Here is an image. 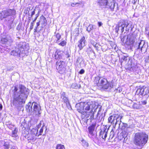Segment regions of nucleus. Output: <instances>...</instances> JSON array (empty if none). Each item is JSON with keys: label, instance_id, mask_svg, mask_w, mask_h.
<instances>
[{"label": "nucleus", "instance_id": "obj_1", "mask_svg": "<svg viewBox=\"0 0 149 149\" xmlns=\"http://www.w3.org/2000/svg\"><path fill=\"white\" fill-rule=\"evenodd\" d=\"M29 93L28 89L22 84L14 87L13 103L16 106L24 103Z\"/></svg>", "mask_w": 149, "mask_h": 149}, {"label": "nucleus", "instance_id": "obj_2", "mask_svg": "<svg viewBox=\"0 0 149 149\" xmlns=\"http://www.w3.org/2000/svg\"><path fill=\"white\" fill-rule=\"evenodd\" d=\"M148 139V135L145 133H136L134 135L133 143L136 146L142 148L147 142Z\"/></svg>", "mask_w": 149, "mask_h": 149}, {"label": "nucleus", "instance_id": "obj_3", "mask_svg": "<svg viewBox=\"0 0 149 149\" xmlns=\"http://www.w3.org/2000/svg\"><path fill=\"white\" fill-rule=\"evenodd\" d=\"M26 109L29 112L31 115L35 114L36 116H39L40 114L41 107L37 103L33 102L32 103L31 102H29L26 106Z\"/></svg>", "mask_w": 149, "mask_h": 149}, {"label": "nucleus", "instance_id": "obj_4", "mask_svg": "<svg viewBox=\"0 0 149 149\" xmlns=\"http://www.w3.org/2000/svg\"><path fill=\"white\" fill-rule=\"evenodd\" d=\"M136 47L137 48L135 50L134 54L136 55L141 56V52L143 54L146 53L147 52L148 47V43L144 40H138L136 42Z\"/></svg>", "mask_w": 149, "mask_h": 149}, {"label": "nucleus", "instance_id": "obj_5", "mask_svg": "<svg viewBox=\"0 0 149 149\" xmlns=\"http://www.w3.org/2000/svg\"><path fill=\"white\" fill-rule=\"evenodd\" d=\"M15 11L14 10L9 9L2 11L0 12V19L6 18V20H11L13 22L14 19V16L15 15Z\"/></svg>", "mask_w": 149, "mask_h": 149}, {"label": "nucleus", "instance_id": "obj_6", "mask_svg": "<svg viewBox=\"0 0 149 149\" xmlns=\"http://www.w3.org/2000/svg\"><path fill=\"white\" fill-rule=\"evenodd\" d=\"M120 62L122 65L123 63L126 64L127 69L131 72L136 70V66L134 63H133L130 61L129 57L127 56H123L120 59Z\"/></svg>", "mask_w": 149, "mask_h": 149}, {"label": "nucleus", "instance_id": "obj_7", "mask_svg": "<svg viewBox=\"0 0 149 149\" xmlns=\"http://www.w3.org/2000/svg\"><path fill=\"white\" fill-rule=\"evenodd\" d=\"M97 3L100 6L110 8L111 11L114 10L115 3L114 0H97Z\"/></svg>", "mask_w": 149, "mask_h": 149}, {"label": "nucleus", "instance_id": "obj_8", "mask_svg": "<svg viewBox=\"0 0 149 149\" xmlns=\"http://www.w3.org/2000/svg\"><path fill=\"white\" fill-rule=\"evenodd\" d=\"M25 46V43L20 42L16 47L15 50L11 52V55L15 56H19L20 53H23L26 50V47Z\"/></svg>", "mask_w": 149, "mask_h": 149}, {"label": "nucleus", "instance_id": "obj_9", "mask_svg": "<svg viewBox=\"0 0 149 149\" xmlns=\"http://www.w3.org/2000/svg\"><path fill=\"white\" fill-rule=\"evenodd\" d=\"M83 105H81L79 108L77 109L78 111L81 114L85 115L86 113V111L90 110L91 109L90 111H92V108L95 106V104H90L89 102L83 103Z\"/></svg>", "mask_w": 149, "mask_h": 149}, {"label": "nucleus", "instance_id": "obj_10", "mask_svg": "<svg viewBox=\"0 0 149 149\" xmlns=\"http://www.w3.org/2000/svg\"><path fill=\"white\" fill-rule=\"evenodd\" d=\"M122 117L119 115L113 114L110 116L108 119L109 123L113 124V126L115 127L117 124L119 125L120 124L121 119Z\"/></svg>", "mask_w": 149, "mask_h": 149}, {"label": "nucleus", "instance_id": "obj_11", "mask_svg": "<svg viewBox=\"0 0 149 149\" xmlns=\"http://www.w3.org/2000/svg\"><path fill=\"white\" fill-rule=\"evenodd\" d=\"M46 18L43 16H41L39 22L36 23V26L34 29V32H40L46 26Z\"/></svg>", "mask_w": 149, "mask_h": 149}, {"label": "nucleus", "instance_id": "obj_12", "mask_svg": "<svg viewBox=\"0 0 149 149\" xmlns=\"http://www.w3.org/2000/svg\"><path fill=\"white\" fill-rule=\"evenodd\" d=\"M136 94L139 95L149 97V88L144 86H140L136 91Z\"/></svg>", "mask_w": 149, "mask_h": 149}, {"label": "nucleus", "instance_id": "obj_13", "mask_svg": "<svg viewBox=\"0 0 149 149\" xmlns=\"http://www.w3.org/2000/svg\"><path fill=\"white\" fill-rule=\"evenodd\" d=\"M96 125V123H93L91 126L88 128V135L89 137L94 139L97 137V134L94 133L95 127Z\"/></svg>", "mask_w": 149, "mask_h": 149}, {"label": "nucleus", "instance_id": "obj_14", "mask_svg": "<svg viewBox=\"0 0 149 149\" xmlns=\"http://www.w3.org/2000/svg\"><path fill=\"white\" fill-rule=\"evenodd\" d=\"M65 64L64 62L61 61H58L56 63V68L60 74H63L65 72Z\"/></svg>", "mask_w": 149, "mask_h": 149}, {"label": "nucleus", "instance_id": "obj_15", "mask_svg": "<svg viewBox=\"0 0 149 149\" xmlns=\"http://www.w3.org/2000/svg\"><path fill=\"white\" fill-rule=\"evenodd\" d=\"M122 30L123 29H124L125 27V31H129L130 30L131 31H132L134 28V26L131 22H128L127 20H122Z\"/></svg>", "mask_w": 149, "mask_h": 149}, {"label": "nucleus", "instance_id": "obj_16", "mask_svg": "<svg viewBox=\"0 0 149 149\" xmlns=\"http://www.w3.org/2000/svg\"><path fill=\"white\" fill-rule=\"evenodd\" d=\"M136 39V37L134 34L127 35V44L129 45H132L135 42Z\"/></svg>", "mask_w": 149, "mask_h": 149}, {"label": "nucleus", "instance_id": "obj_17", "mask_svg": "<svg viewBox=\"0 0 149 149\" xmlns=\"http://www.w3.org/2000/svg\"><path fill=\"white\" fill-rule=\"evenodd\" d=\"M86 40L85 38L83 36L78 42V46L80 50H81L85 45Z\"/></svg>", "mask_w": 149, "mask_h": 149}, {"label": "nucleus", "instance_id": "obj_18", "mask_svg": "<svg viewBox=\"0 0 149 149\" xmlns=\"http://www.w3.org/2000/svg\"><path fill=\"white\" fill-rule=\"evenodd\" d=\"M108 129L107 127H104V128L101 130L99 135V136L101 137L103 139H105L107 137V132Z\"/></svg>", "mask_w": 149, "mask_h": 149}, {"label": "nucleus", "instance_id": "obj_19", "mask_svg": "<svg viewBox=\"0 0 149 149\" xmlns=\"http://www.w3.org/2000/svg\"><path fill=\"white\" fill-rule=\"evenodd\" d=\"M107 80L106 79L104 78H100L99 77H97L95 78V82L96 83L97 86H100L102 84L106 82Z\"/></svg>", "mask_w": 149, "mask_h": 149}, {"label": "nucleus", "instance_id": "obj_20", "mask_svg": "<svg viewBox=\"0 0 149 149\" xmlns=\"http://www.w3.org/2000/svg\"><path fill=\"white\" fill-rule=\"evenodd\" d=\"M62 56L61 51L60 50H57L55 53L53 58L56 59H61L62 58Z\"/></svg>", "mask_w": 149, "mask_h": 149}, {"label": "nucleus", "instance_id": "obj_21", "mask_svg": "<svg viewBox=\"0 0 149 149\" xmlns=\"http://www.w3.org/2000/svg\"><path fill=\"white\" fill-rule=\"evenodd\" d=\"M11 136L14 139L16 140L19 138L18 135V129L17 128H16L12 130Z\"/></svg>", "mask_w": 149, "mask_h": 149}, {"label": "nucleus", "instance_id": "obj_22", "mask_svg": "<svg viewBox=\"0 0 149 149\" xmlns=\"http://www.w3.org/2000/svg\"><path fill=\"white\" fill-rule=\"evenodd\" d=\"M121 27V33H122L124 31V30L123 29V30H122V20H120V22H119L118 24L116 26V29H115V31L116 33H118V31L119 30V29Z\"/></svg>", "mask_w": 149, "mask_h": 149}, {"label": "nucleus", "instance_id": "obj_23", "mask_svg": "<svg viewBox=\"0 0 149 149\" xmlns=\"http://www.w3.org/2000/svg\"><path fill=\"white\" fill-rule=\"evenodd\" d=\"M101 86H102V88L105 89H107L109 87H110L111 88H112L113 87V85L109 83L107 80L106 81V82L102 84Z\"/></svg>", "mask_w": 149, "mask_h": 149}, {"label": "nucleus", "instance_id": "obj_24", "mask_svg": "<svg viewBox=\"0 0 149 149\" xmlns=\"http://www.w3.org/2000/svg\"><path fill=\"white\" fill-rule=\"evenodd\" d=\"M7 40L8 42L12 43L14 41L13 38L10 35H7L6 36Z\"/></svg>", "mask_w": 149, "mask_h": 149}, {"label": "nucleus", "instance_id": "obj_25", "mask_svg": "<svg viewBox=\"0 0 149 149\" xmlns=\"http://www.w3.org/2000/svg\"><path fill=\"white\" fill-rule=\"evenodd\" d=\"M38 130L36 129L33 128L31 130V133L35 136H38Z\"/></svg>", "mask_w": 149, "mask_h": 149}, {"label": "nucleus", "instance_id": "obj_26", "mask_svg": "<svg viewBox=\"0 0 149 149\" xmlns=\"http://www.w3.org/2000/svg\"><path fill=\"white\" fill-rule=\"evenodd\" d=\"M8 42L6 37L5 38H0V43L2 44H6Z\"/></svg>", "mask_w": 149, "mask_h": 149}, {"label": "nucleus", "instance_id": "obj_27", "mask_svg": "<svg viewBox=\"0 0 149 149\" xmlns=\"http://www.w3.org/2000/svg\"><path fill=\"white\" fill-rule=\"evenodd\" d=\"M82 3L81 1H79L78 2L71 3L69 4V6H71L74 7L77 4H82Z\"/></svg>", "mask_w": 149, "mask_h": 149}, {"label": "nucleus", "instance_id": "obj_28", "mask_svg": "<svg viewBox=\"0 0 149 149\" xmlns=\"http://www.w3.org/2000/svg\"><path fill=\"white\" fill-rule=\"evenodd\" d=\"M82 59L80 58H77L76 61V64L78 67H81V63L82 62Z\"/></svg>", "mask_w": 149, "mask_h": 149}, {"label": "nucleus", "instance_id": "obj_29", "mask_svg": "<svg viewBox=\"0 0 149 149\" xmlns=\"http://www.w3.org/2000/svg\"><path fill=\"white\" fill-rule=\"evenodd\" d=\"M28 138L30 140H35L36 139V136L31 133V134L29 135Z\"/></svg>", "mask_w": 149, "mask_h": 149}, {"label": "nucleus", "instance_id": "obj_30", "mask_svg": "<svg viewBox=\"0 0 149 149\" xmlns=\"http://www.w3.org/2000/svg\"><path fill=\"white\" fill-rule=\"evenodd\" d=\"M81 141L82 142V144L83 146L84 147H87L88 146V143L86 141L82 139L81 140Z\"/></svg>", "mask_w": 149, "mask_h": 149}, {"label": "nucleus", "instance_id": "obj_31", "mask_svg": "<svg viewBox=\"0 0 149 149\" xmlns=\"http://www.w3.org/2000/svg\"><path fill=\"white\" fill-rule=\"evenodd\" d=\"M56 149H65L64 146L61 144H57L56 146Z\"/></svg>", "mask_w": 149, "mask_h": 149}, {"label": "nucleus", "instance_id": "obj_32", "mask_svg": "<svg viewBox=\"0 0 149 149\" xmlns=\"http://www.w3.org/2000/svg\"><path fill=\"white\" fill-rule=\"evenodd\" d=\"M93 25L92 24H90L87 27L86 30L88 32H90L91 30L93 29Z\"/></svg>", "mask_w": 149, "mask_h": 149}, {"label": "nucleus", "instance_id": "obj_33", "mask_svg": "<svg viewBox=\"0 0 149 149\" xmlns=\"http://www.w3.org/2000/svg\"><path fill=\"white\" fill-rule=\"evenodd\" d=\"M45 128H46V127H45L44 125H43L42 127L40 129L39 132L38 133V136L42 135L43 132V130Z\"/></svg>", "mask_w": 149, "mask_h": 149}, {"label": "nucleus", "instance_id": "obj_34", "mask_svg": "<svg viewBox=\"0 0 149 149\" xmlns=\"http://www.w3.org/2000/svg\"><path fill=\"white\" fill-rule=\"evenodd\" d=\"M7 126L9 129L12 130L16 128L15 126L11 124H7Z\"/></svg>", "mask_w": 149, "mask_h": 149}, {"label": "nucleus", "instance_id": "obj_35", "mask_svg": "<svg viewBox=\"0 0 149 149\" xmlns=\"http://www.w3.org/2000/svg\"><path fill=\"white\" fill-rule=\"evenodd\" d=\"M89 56H91L92 58L93 59L95 58V53L93 51L90 52L89 54Z\"/></svg>", "mask_w": 149, "mask_h": 149}, {"label": "nucleus", "instance_id": "obj_36", "mask_svg": "<svg viewBox=\"0 0 149 149\" xmlns=\"http://www.w3.org/2000/svg\"><path fill=\"white\" fill-rule=\"evenodd\" d=\"M9 143L8 141H6L4 143V146L5 148L6 149H8L9 147Z\"/></svg>", "mask_w": 149, "mask_h": 149}, {"label": "nucleus", "instance_id": "obj_37", "mask_svg": "<svg viewBox=\"0 0 149 149\" xmlns=\"http://www.w3.org/2000/svg\"><path fill=\"white\" fill-rule=\"evenodd\" d=\"M62 99L63 100L64 102L66 104V105H67L69 103V100L67 97H64V99Z\"/></svg>", "mask_w": 149, "mask_h": 149}, {"label": "nucleus", "instance_id": "obj_38", "mask_svg": "<svg viewBox=\"0 0 149 149\" xmlns=\"http://www.w3.org/2000/svg\"><path fill=\"white\" fill-rule=\"evenodd\" d=\"M66 42L64 40H63L58 43V44L61 46H63L66 45Z\"/></svg>", "mask_w": 149, "mask_h": 149}, {"label": "nucleus", "instance_id": "obj_39", "mask_svg": "<svg viewBox=\"0 0 149 149\" xmlns=\"http://www.w3.org/2000/svg\"><path fill=\"white\" fill-rule=\"evenodd\" d=\"M33 8V6L31 4H29L27 8V11L31 10Z\"/></svg>", "mask_w": 149, "mask_h": 149}, {"label": "nucleus", "instance_id": "obj_40", "mask_svg": "<svg viewBox=\"0 0 149 149\" xmlns=\"http://www.w3.org/2000/svg\"><path fill=\"white\" fill-rule=\"evenodd\" d=\"M61 99H64V97H66L65 96V93L64 92L61 93Z\"/></svg>", "mask_w": 149, "mask_h": 149}, {"label": "nucleus", "instance_id": "obj_41", "mask_svg": "<svg viewBox=\"0 0 149 149\" xmlns=\"http://www.w3.org/2000/svg\"><path fill=\"white\" fill-rule=\"evenodd\" d=\"M56 37L57 39V41H58L60 39L61 37V36L59 33H57L56 35Z\"/></svg>", "mask_w": 149, "mask_h": 149}, {"label": "nucleus", "instance_id": "obj_42", "mask_svg": "<svg viewBox=\"0 0 149 149\" xmlns=\"http://www.w3.org/2000/svg\"><path fill=\"white\" fill-rule=\"evenodd\" d=\"M122 133L123 138H124L125 139L127 135V134L125 132H123Z\"/></svg>", "mask_w": 149, "mask_h": 149}, {"label": "nucleus", "instance_id": "obj_43", "mask_svg": "<svg viewBox=\"0 0 149 149\" xmlns=\"http://www.w3.org/2000/svg\"><path fill=\"white\" fill-rule=\"evenodd\" d=\"M94 113H92V114L90 117V119L91 120V121L92 120H93L94 119Z\"/></svg>", "mask_w": 149, "mask_h": 149}, {"label": "nucleus", "instance_id": "obj_44", "mask_svg": "<svg viewBox=\"0 0 149 149\" xmlns=\"http://www.w3.org/2000/svg\"><path fill=\"white\" fill-rule=\"evenodd\" d=\"M145 61L146 62H149V56L145 58Z\"/></svg>", "mask_w": 149, "mask_h": 149}, {"label": "nucleus", "instance_id": "obj_45", "mask_svg": "<svg viewBox=\"0 0 149 149\" xmlns=\"http://www.w3.org/2000/svg\"><path fill=\"white\" fill-rule=\"evenodd\" d=\"M84 72H85L84 70L83 69H82L79 71V73L80 74H84Z\"/></svg>", "mask_w": 149, "mask_h": 149}, {"label": "nucleus", "instance_id": "obj_46", "mask_svg": "<svg viewBox=\"0 0 149 149\" xmlns=\"http://www.w3.org/2000/svg\"><path fill=\"white\" fill-rule=\"evenodd\" d=\"M101 111H102V108L101 107L99 109L98 112L97 114V116H98L99 114H100L101 113Z\"/></svg>", "mask_w": 149, "mask_h": 149}, {"label": "nucleus", "instance_id": "obj_47", "mask_svg": "<svg viewBox=\"0 0 149 149\" xmlns=\"http://www.w3.org/2000/svg\"><path fill=\"white\" fill-rule=\"evenodd\" d=\"M33 22H32L31 23V26H30V29L31 30L33 29Z\"/></svg>", "mask_w": 149, "mask_h": 149}, {"label": "nucleus", "instance_id": "obj_48", "mask_svg": "<svg viewBox=\"0 0 149 149\" xmlns=\"http://www.w3.org/2000/svg\"><path fill=\"white\" fill-rule=\"evenodd\" d=\"M77 84L76 83L73 84L72 85V88H76L77 87Z\"/></svg>", "mask_w": 149, "mask_h": 149}, {"label": "nucleus", "instance_id": "obj_49", "mask_svg": "<svg viewBox=\"0 0 149 149\" xmlns=\"http://www.w3.org/2000/svg\"><path fill=\"white\" fill-rule=\"evenodd\" d=\"M111 135H110V138H111V139H112L113 137L114 136V134L113 132H111Z\"/></svg>", "mask_w": 149, "mask_h": 149}, {"label": "nucleus", "instance_id": "obj_50", "mask_svg": "<svg viewBox=\"0 0 149 149\" xmlns=\"http://www.w3.org/2000/svg\"><path fill=\"white\" fill-rule=\"evenodd\" d=\"M146 33L147 35L149 37V30L146 29Z\"/></svg>", "mask_w": 149, "mask_h": 149}, {"label": "nucleus", "instance_id": "obj_51", "mask_svg": "<svg viewBox=\"0 0 149 149\" xmlns=\"http://www.w3.org/2000/svg\"><path fill=\"white\" fill-rule=\"evenodd\" d=\"M65 55H66V57L67 58L70 57V55L69 54V53L68 52H66V54H65Z\"/></svg>", "mask_w": 149, "mask_h": 149}, {"label": "nucleus", "instance_id": "obj_52", "mask_svg": "<svg viewBox=\"0 0 149 149\" xmlns=\"http://www.w3.org/2000/svg\"><path fill=\"white\" fill-rule=\"evenodd\" d=\"M142 103L143 104L145 105L147 103V102L146 100H144L142 101Z\"/></svg>", "mask_w": 149, "mask_h": 149}, {"label": "nucleus", "instance_id": "obj_53", "mask_svg": "<svg viewBox=\"0 0 149 149\" xmlns=\"http://www.w3.org/2000/svg\"><path fill=\"white\" fill-rule=\"evenodd\" d=\"M102 25V23L101 22H98V25L99 27L100 26Z\"/></svg>", "mask_w": 149, "mask_h": 149}, {"label": "nucleus", "instance_id": "obj_54", "mask_svg": "<svg viewBox=\"0 0 149 149\" xmlns=\"http://www.w3.org/2000/svg\"><path fill=\"white\" fill-rule=\"evenodd\" d=\"M133 1L132 2V3L133 4H135L137 2V0H133Z\"/></svg>", "mask_w": 149, "mask_h": 149}, {"label": "nucleus", "instance_id": "obj_55", "mask_svg": "<svg viewBox=\"0 0 149 149\" xmlns=\"http://www.w3.org/2000/svg\"><path fill=\"white\" fill-rule=\"evenodd\" d=\"M35 14V10H33V11L32 13H31V16H32L34 15Z\"/></svg>", "mask_w": 149, "mask_h": 149}, {"label": "nucleus", "instance_id": "obj_56", "mask_svg": "<svg viewBox=\"0 0 149 149\" xmlns=\"http://www.w3.org/2000/svg\"><path fill=\"white\" fill-rule=\"evenodd\" d=\"M10 149H17V148L15 146H13L11 148H10Z\"/></svg>", "mask_w": 149, "mask_h": 149}, {"label": "nucleus", "instance_id": "obj_57", "mask_svg": "<svg viewBox=\"0 0 149 149\" xmlns=\"http://www.w3.org/2000/svg\"><path fill=\"white\" fill-rule=\"evenodd\" d=\"M2 108V105L0 103V110H1Z\"/></svg>", "mask_w": 149, "mask_h": 149}, {"label": "nucleus", "instance_id": "obj_58", "mask_svg": "<svg viewBox=\"0 0 149 149\" xmlns=\"http://www.w3.org/2000/svg\"><path fill=\"white\" fill-rule=\"evenodd\" d=\"M37 17H36V18H35V19L34 20H33V22H35V21L36 20V19H37Z\"/></svg>", "mask_w": 149, "mask_h": 149}, {"label": "nucleus", "instance_id": "obj_59", "mask_svg": "<svg viewBox=\"0 0 149 149\" xmlns=\"http://www.w3.org/2000/svg\"><path fill=\"white\" fill-rule=\"evenodd\" d=\"M81 4H77V5L75 6L76 7H78L79 6V5H81Z\"/></svg>", "mask_w": 149, "mask_h": 149}, {"label": "nucleus", "instance_id": "obj_60", "mask_svg": "<svg viewBox=\"0 0 149 149\" xmlns=\"http://www.w3.org/2000/svg\"><path fill=\"white\" fill-rule=\"evenodd\" d=\"M40 125H41V124L40 123L38 125V127L40 126Z\"/></svg>", "mask_w": 149, "mask_h": 149}, {"label": "nucleus", "instance_id": "obj_61", "mask_svg": "<svg viewBox=\"0 0 149 149\" xmlns=\"http://www.w3.org/2000/svg\"><path fill=\"white\" fill-rule=\"evenodd\" d=\"M86 117H88V116H86Z\"/></svg>", "mask_w": 149, "mask_h": 149}, {"label": "nucleus", "instance_id": "obj_62", "mask_svg": "<svg viewBox=\"0 0 149 149\" xmlns=\"http://www.w3.org/2000/svg\"><path fill=\"white\" fill-rule=\"evenodd\" d=\"M119 29H121V27H120V28Z\"/></svg>", "mask_w": 149, "mask_h": 149}]
</instances>
